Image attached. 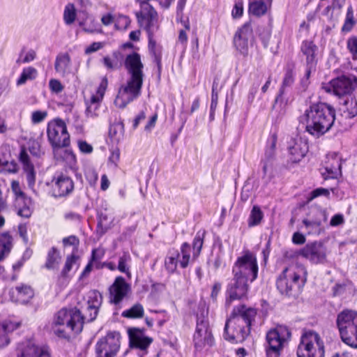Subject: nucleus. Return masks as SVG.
Listing matches in <instances>:
<instances>
[{"label": "nucleus", "mask_w": 357, "mask_h": 357, "mask_svg": "<svg viewBox=\"0 0 357 357\" xmlns=\"http://www.w3.org/2000/svg\"><path fill=\"white\" fill-rule=\"evenodd\" d=\"M335 120V110L331 105L317 102L311 103L299 118L305 125V131L318 138L331 130Z\"/></svg>", "instance_id": "nucleus-1"}, {"label": "nucleus", "mask_w": 357, "mask_h": 357, "mask_svg": "<svg viewBox=\"0 0 357 357\" xmlns=\"http://www.w3.org/2000/svg\"><path fill=\"white\" fill-rule=\"evenodd\" d=\"M307 272L302 264H296L285 268L276 280L277 289L282 294L291 296L294 289H299L307 281Z\"/></svg>", "instance_id": "nucleus-2"}, {"label": "nucleus", "mask_w": 357, "mask_h": 357, "mask_svg": "<svg viewBox=\"0 0 357 357\" xmlns=\"http://www.w3.org/2000/svg\"><path fill=\"white\" fill-rule=\"evenodd\" d=\"M296 354L297 357H324L325 347L320 335L312 330L303 331Z\"/></svg>", "instance_id": "nucleus-3"}, {"label": "nucleus", "mask_w": 357, "mask_h": 357, "mask_svg": "<svg viewBox=\"0 0 357 357\" xmlns=\"http://www.w3.org/2000/svg\"><path fill=\"white\" fill-rule=\"evenodd\" d=\"M336 323L342 341L357 348V312L343 310L337 315Z\"/></svg>", "instance_id": "nucleus-4"}, {"label": "nucleus", "mask_w": 357, "mask_h": 357, "mask_svg": "<svg viewBox=\"0 0 357 357\" xmlns=\"http://www.w3.org/2000/svg\"><path fill=\"white\" fill-rule=\"evenodd\" d=\"M259 267L257 257L250 250L238 257L232 267L233 275L240 277L252 283L258 277Z\"/></svg>", "instance_id": "nucleus-5"}, {"label": "nucleus", "mask_w": 357, "mask_h": 357, "mask_svg": "<svg viewBox=\"0 0 357 357\" xmlns=\"http://www.w3.org/2000/svg\"><path fill=\"white\" fill-rule=\"evenodd\" d=\"M47 134L54 155H59V148L68 147L70 145V135L66 124L61 119H55L48 123Z\"/></svg>", "instance_id": "nucleus-6"}, {"label": "nucleus", "mask_w": 357, "mask_h": 357, "mask_svg": "<svg viewBox=\"0 0 357 357\" xmlns=\"http://www.w3.org/2000/svg\"><path fill=\"white\" fill-rule=\"evenodd\" d=\"M289 328L284 325H278L266 334V352L267 357H278L284 345L291 339Z\"/></svg>", "instance_id": "nucleus-7"}, {"label": "nucleus", "mask_w": 357, "mask_h": 357, "mask_svg": "<svg viewBox=\"0 0 357 357\" xmlns=\"http://www.w3.org/2000/svg\"><path fill=\"white\" fill-rule=\"evenodd\" d=\"M205 235L206 231L200 229L193 238L192 247L188 242L181 244L179 251V266L181 268H186L191 262L198 259L202 252Z\"/></svg>", "instance_id": "nucleus-8"}, {"label": "nucleus", "mask_w": 357, "mask_h": 357, "mask_svg": "<svg viewBox=\"0 0 357 357\" xmlns=\"http://www.w3.org/2000/svg\"><path fill=\"white\" fill-rule=\"evenodd\" d=\"M143 79L135 76L128 79L126 84L119 88L114 100L116 107L123 109L141 95Z\"/></svg>", "instance_id": "nucleus-9"}, {"label": "nucleus", "mask_w": 357, "mask_h": 357, "mask_svg": "<svg viewBox=\"0 0 357 357\" xmlns=\"http://www.w3.org/2000/svg\"><path fill=\"white\" fill-rule=\"evenodd\" d=\"M250 281L238 276L228 282L225 291V307L228 309L234 301H241L248 298Z\"/></svg>", "instance_id": "nucleus-10"}, {"label": "nucleus", "mask_w": 357, "mask_h": 357, "mask_svg": "<svg viewBox=\"0 0 357 357\" xmlns=\"http://www.w3.org/2000/svg\"><path fill=\"white\" fill-rule=\"evenodd\" d=\"M54 323L56 325H66L76 333H80L83 328L82 312L77 307L63 308L57 312Z\"/></svg>", "instance_id": "nucleus-11"}, {"label": "nucleus", "mask_w": 357, "mask_h": 357, "mask_svg": "<svg viewBox=\"0 0 357 357\" xmlns=\"http://www.w3.org/2000/svg\"><path fill=\"white\" fill-rule=\"evenodd\" d=\"M257 309L248 307L245 304H239L234 306L230 315L226 320V330L229 324L246 325L251 328L252 322L255 321L257 315Z\"/></svg>", "instance_id": "nucleus-12"}, {"label": "nucleus", "mask_w": 357, "mask_h": 357, "mask_svg": "<svg viewBox=\"0 0 357 357\" xmlns=\"http://www.w3.org/2000/svg\"><path fill=\"white\" fill-rule=\"evenodd\" d=\"M142 10L136 13L138 23L142 26L144 23L147 33L154 34L158 29V15L154 8L148 2L140 3Z\"/></svg>", "instance_id": "nucleus-13"}, {"label": "nucleus", "mask_w": 357, "mask_h": 357, "mask_svg": "<svg viewBox=\"0 0 357 357\" xmlns=\"http://www.w3.org/2000/svg\"><path fill=\"white\" fill-rule=\"evenodd\" d=\"M254 39L251 20H249L236 31L234 36V45L237 51L243 56H246L248 53L249 45L252 43Z\"/></svg>", "instance_id": "nucleus-14"}, {"label": "nucleus", "mask_w": 357, "mask_h": 357, "mask_svg": "<svg viewBox=\"0 0 357 357\" xmlns=\"http://www.w3.org/2000/svg\"><path fill=\"white\" fill-rule=\"evenodd\" d=\"M118 335L115 332H110L98 341L96 345V357H113L116 355L120 348Z\"/></svg>", "instance_id": "nucleus-15"}, {"label": "nucleus", "mask_w": 357, "mask_h": 357, "mask_svg": "<svg viewBox=\"0 0 357 357\" xmlns=\"http://www.w3.org/2000/svg\"><path fill=\"white\" fill-rule=\"evenodd\" d=\"M144 329L130 328L128 330L130 347L136 350L137 355L143 357L147 354V348L153 342L152 338L144 336Z\"/></svg>", "instance_id": "nucleus-16"}, {"label": "nucleus", "mask_w": 357, "mask_h": 357, "mask_svg": "<svg viewBox=\"0 0 357 357\" xmlns=\"http://www.w3.org/2000/svg\"><path fill=\"white\" fill-rule=\"evenodd\" d=\"M296 255L308 259L314 264H323L326 259V248L319 241L307 243L296 252Z\"/></svg>", "instance_id": "nucleus-17"}, {"label": "nucleus", "mask_w": 357, "mask_h": 357, "mask_svg": "<svg viewBox=\"0 0 357 357\" xmlns=\"http://www.w3.org/2000/svg\"><path fill=\"white\" fill-rule=\"evenodd\" d=\"M17 357H50V349L47 345L38 346L31 340L17 344Z\"/></svg>", "instance_id": "nucleus-18"}, {"label": "nucleus", "mask_w": 357, "mask_h": 357, "mask_svg": "<svg viewBox=\"0 0 357 357\" xmlns=\"http://www.w3.org/2000/svg\"><path fill=\"white\" fill-rule=\"evenodd\" d=\"M53 196L54 197H64L68 196L74 190V182L68 175L60 173L54 176Z\"/></svg>", "instance_id": "nucleus-19"}, {"label": "nucleus", "mask_w": 357, "mask_h": 357, "mask_svg": "<svg viewBox=\"0 0 357 357\" xmlns=\"http://www.w3.org/2000/svg\"><path fill=\"white\" fill-rule=\"evenodd\" d=\"M326 91H333L337 96L345 98L350 94L354 89V84L351 78L342 75L332 79L329 86L325 87Z\"/></svg>", "instance_id": "nucleus-20"}, {"label": "nucleus", "mask_w": 357, "mask_h": 357, "mask_svg": "<svg viewBox=\"0 0 357 357\" xmlns=\"http://www.w3.org/2000/svg\"><path fill=\"white\" fill-rule=\"evenodd\" d=\"M250 328L246 325L229 324L226 330V324L224 328L223 337L226 340L232 343L243 342L250 334Z\"/></svg>", "instance_id": "nucleus-21"}, {"label": "nucleus", "mask_w": 357, "mask_h": 357, "mask_svg": "<svg viewBox=\"0 0 357 357\" xmlns=\"http://www.w3.org/2000/svg\"><path fill=\"white\" fill-rule=\"evenodd\" d=\"M289 160L292 163L299 162L308 151V144L301 137L291 139L289 142Z\"/></svg>", "instance_id": "nucleus-22"}, {"label": "nucleus", "mask_w": 357, "mask_h": 357, "mask_svg": "<svg viewBox=\"0 0 357 357\" xmlns=\"http://www.w3.org/2000/svg\"><path fill=\"white\" fill-rule=\"evenodd\" d=\"M130 290V286L122 276L116 278L109 287L110 301L115 305L119 304Z\"/></svg>", "instance_id": "nucleus-23"}, {"label": "nucleus", "mask_w": 357, "mask_h": 357, "mask_svg": "<svg viewBox=\"0 0 357 357\" xmlns=\"http://www.w3.org/2000/svg\"><path fill=\"white\" fill-rule=\"evenodd\" d=\"M9 295L12 301L26 305L33 298L34 291L30 285L22 283L10 289Z\"/></svg>", "instance_id": "nucleus-24"}, {"label": "nucleus", "mask_w": 357, "mask_h": 357, "mask_svg": "<svg viewBox=\"0 0 357 357\" xmlns=\"http://www.w3.org/2000/svg\"><path fill=\"white\" fill-rule=\"evenodd\" d=\"M124 66L130 77H144V65L141 61V56L137 52H132L125 59Z\"/></svg>", "instance_id": "nucleus-25"}, {"label": "nucleus", "mask_w": 357, "mask_h": 357, "mask_svg": "<svg viewBox=\"0 0 357 357\" xmlns=\"http://www.w3.org/2000/svg\"><path fill=\"white\" fill-rule=\"evenodd\" d=\"M293 98L288 93L287 90L279 89L275 96L273 108L278 112V115L282 117L287 112L289 105L291 104Z\"/></svg>", "instance_id": "nucleus-26"}, {"label": "nucleus", "mask_w": 357, "mask_h": 357, "mask_svg": "<svg viewBox=\"0 0 357 357\" xmlns=\"http://www.w3.org/2000/svg\"><path fill=\"white\" fill-rule=\"evenodd\" d=\"M13 206L17 214L24 218H29L33 211L32 199L28 196L15 199Z\"/></svg>", "instance_id": "nucleus-27"}, {"label": "nucleus", "mask_w": 357, "mask_h": 357, "mask_svg": "<svg viewBox=\"0 0 357 357\" xmlns=\"http://www.w3.org/2000/svg\"><path fill=\"white\" fill-rule=\"evenodd\" d=\"M318 47L312 40H305L301 45V51L306 57V66H316V52Z\"/></svg>", "instance_id": "nucleus-28"}, {"label": "nucleus", "mask_w": 357, "mask_h": 357, "mask_svg": "<svg viewBox=\"0 0 357 357\" xmlns=\"http://www.w3.org/2000/svg\"><path fill=\"white\" fill-rule=\"evenodd\" d=\"M12 241L13 238L9 232H3L0 234V261L10 253L13 246ZM4 271V267L0 265V278L3 277Z\"/></svg>", "instance_id": "nucleus-29"}, {"label": "nucleus", "mask_w": 357, "mask_h": 357, "mask_svg": "<svg viewBox=\"0 0 357 357\" xmlns=\"http://www.w3.org/2000/svg\"><path fill=\"white\" fill-rule=\"evenodd\" d=\"M71 63L70 56L68 53L59 54L55 59L54 69L56 73L65 76L70 73Z\"/></svg>", "instance_id": "nucleus-30"}, {"label": "nucleus", "mask_w": 357, "mask_h": 357, "mask_svg": "<svg viewBox=\"0 0 357 357\" xmlns=\"http://www.w3.org/2000/svg\"><path fill=\"white\" fill-rule=\"evenodd\" d=\"M273 0H255L248 4V13L250 15L261 17L268 10V4L271 6Z\"/></svg>", "instance_id": "nucleus-31"}, {"label": "nucleus", "mask_w": 357, "mask_h": 357, "mask_svg": "<svg viewBox=\"0 0 357 357\" xmlns=\"http://www.w3.org/2000/svg\"><path fill=\"white\" fill-rule=\"evenodd\" d=\"M179 250L175 248L169 250L168 254L165 259V267L169 274L176 272L177 266L179 265Z\"/></svg>", "instance_id": "nucleus-32"}, {"label": "nucleus", "mask_w": 357, "mask_h": 357, "mask_svg": "<svg viewBox=\"0 0 357 357\" xmlns=\"http://www.w3.org/2000/svg\"><path fill=\"white\" fill-rule=\"evenodd\" d=\"M20 324L12 321L0 323V347L6 346L10 342L8 334L19 327Z\"/></svg>", "instance_id": "nucleus-33"}, {"label": "nucleus", "mask_w": 357, "mask_h": 357, "mask_svg": "<svg viewBox=\"0 0 357 357\" xmlns=\"http://www.w3.org/2000/svg\"><path fill=\"white\" fill-rule=\"evenodd\" d=\"M340 110L347 119H352L357 115V101L355 98L346 96L342 98Z\"/></svg>", "instance_id": "nucleus-34"}, {"label": "nucleus", "mask_w": 357, "mask_h": 357, "mask_svg": "<svg viewBox=\"0 0 357 357\" xmlns=\"http://www.w3.org/2000/svg\"><path fill=\"white\" fill-rule=\"evenodd\" d=\"M341 163L340 158L335 155V157L332 158L331 164L327 162L325 167V172L322 173L324 179L328 178H336L340 172Z\"/></svg>", "instance_id": "nucleus-35"}, {"label": "nucleus", "mask_w": 357, "mask_h": 357, "mask_svg": "<svg viewBox=\"0 0 357 357\" xmlns=\"http://www.w3.org/2000/svg\"><path fill=\"white\" fill-rule=\"evenodd\" d=\"M102 296L98 291H93L89 296V300L86 305H89L90 310H93V314L90 318L91 319H96L99 308L102 304Z\"/></svg>", "instance_id": "nucleus-36"}, {"label": "nucleus", "mask_w": 357, "mask_h": 357, "mask_svg": "<svg viewBox=\"0 0 357 357\" xmlns=\"http://www.w3.org/2000/svg\"><path fill=\"white\" fill-rule=\"evenodd\" d=\"M264 212L261 208L257 205L253 206L247 221L248 227L251 228L259 225L264 219Z\"/></svg>", "instance_id": "nucleus-37"}, {"label": "nucleus", "mask_w": 357, "mask_h": 357, "mask_svg": "<svg viewBox=\"0 0 357 357\" xmlns=\"http://www.w3.org/2000/svg\"><path fill=\"white\" fill-rule=\"evenodd\" d=\"M37 76L38 71L35 68L32 66L24 68L19 78L16 81V85L18 86L24 85L27 81L34 80Z\"/></svg>", "instance_id": "nucleus-38"}, {"label": "nucleus", "mask_w": 357, "mask_h": 357, "mask_svg": "<svg viewBox=\"0 0 357 357\" xmlns=\"http://www.w3.org/2000/svg\"><path fill=\"white\" fill-rule=\"evenodd\" d=\"M307 219L319 222L322 225L328 219L326 210L319 206L312 207L307 215Z\"/></svg>", "instance_id": "nucleus-39"}, {"label": "nucleus", "mask_w": 357, "mask_h": 357, "mask_svg": "<svg viewBox=\"0 0 357 357\" xmlns=\"http://www.w3.org/2000/svg\"><path fill=\"white\" fill-rule=\"evenodd\" d=\"M109 137L116 142L123 139L124 135V124L120 119L115 121L109 128Z\"/></svg>", "instance_id": "nucleus-40"}, {"label": "nucleus", "mask_w": 357, "mask_h": 357, "mask_svg": "<svg viewBox=\"0 0 357 357\" xmlns=\"http://www.w3.org/2000/svg\"><path fill=\"white\" fill-rule=\"evenodd\" d=\"M207 331H211L209 326L208 319L205 317L203 314L197 315V326L195 333L194 334V340L200 339V333ZM206 335V333H204Z\"/></svg>", "instance_id": "nucleus-41"}, {"label": "nucleus", "mask_w": 357, "mask_h": 357, "mask_svg": "<svg viewBox=\"0 0 357 357\" xmlns=\"http://www.w3.org/2000/svg\"><path fill=\"white\" fill-rule=\"evenodd\" d=\"M79 26L82 27L85 32L88 33H100L102 28L100 24L95 20L93 16L89 17L86 20L79 23Z\"/></svg>", "instance_id": "nucleus-42"}, {"label": "nucleus", "mask_w": 357, "mask_h": 357, "mask_svg": "<svg viewBox=\"0 0 357 357\" xmlns=\"http://www.w3.org/2000/svg\"><path fill=\"white\" fill-rule=\"evenodd\" d=\"M276 143L277 136L275 135H273L267 140L264 155L261 160L273 162L275 157Z\"/></svg>", "instance_id": "nucleus-43"}, {"label": "nucleus", "mask_w": 357, "mask_h": 357, "mask_svg": "<svg viewBox=\"0 0 357 357\" xmlns=\"http://www.w3.org/2000/svg\"><path fill=\"white\" fill-rule=\"evenodd\" d=\"M131 261V257L128 252H123L119 258L117 269L126 275L130 279L131 278V273L130 271V266L128 264Z\"/></svg>", "instance_id": "nucleus-44"}, {"label": "nucleus", "mask_w": 357, "mask_h": 357, "mask_svg": "<svg viewBox=\"0 0 357 357\" xmlns=\"http://www.w3.org/2000/svg\"><path fill=\"white\" fill-rule=\"evenodd\" d=\"M296 72L293 66H287L284 70V74L280 89L287 90L291 87L295 82Z\"/></svg>", "instance_id": "nucleus-45"}, {"label": "nucleus", "mask_w": 357, "mask_h": 357, "mask_svg": "<svg viewBox=\"0 0 357 357\" xmlns=\"http://www.w3.org/2000/svg\"><path fill=\"white\" fill-rule=\"evenodd\" d=\"M54 156L57 160L65 162L70 168H73L77 162L75 155L70 149L62 150L61 148H59V155Z\"/></svg>", "instance_id": "nucleus-46"}, {"label": "nucleus", "mask_w": 357, "mask_h": 357, "mask_svg": "<svg viewBox=\"0 0 357 357\" xmlns=\"http://www.w3.org/2000/svg\"><path fill=\"white\" fill-rule=\"evenodd\" d=\"M150 54L153 58V62L157 66V75L158 79H160L162 73V47L158 45L155 47L149 49Z\"/></svg>", "instance_id": "nucleus-47"}, {"label": "nucleus", "mask_w": 357, "mask_h": 357, "mask_svg": "<svg viewBox=\"0 0 357 357\" xmlns=\"http://www.w3.org/2000/svg\"><path fill=\"white\" fill-rule=\"evenodd\" d=\"M60 259L58 250L52 247L47 252L46 262L44 266L49 270L55 268L59 264Z\"/></svg>", "instance_id": "nucleus-48"}, {"label": "nucleus", "mask_w": 357, "mask_h": 357, "mask_svg": "<svg viewBox=\"0 0 357 357\" xmlns=\"http://www.w3.org/2000/svg\"><path fill=\"white\" fill-rule=\"evenodd\" d=\"M144 310L142 304L136 303L130 309L124 310L121 316L129 319H139L144 316Z\"/></svg>", "instance_id": "nucleus-49"}, {"label": "nucleus", "mask_w": 357, "mask_h": 357, "mask_svg": "<svg viewBox=\"0 0 357 357\" xmlns=\"http://www.w3.org/2000/svg\"><path fill=\"white\" fill-rule=\"evenodd\" d=\"M204 332L200 333V339L194 340L195 347L197 350L201 349L202 346H211L213 344L214 338L211 331H207L206 335Z\"/></svg>", "instance_id": "nucleus-50"}, {"label": "nucleus", "mask_w": 357, "mask_h": 357, "mask_svg": "<svg viewBox=\"0 0 357 357\" xmlns=\"http://www.w3.org/2000/svg\"><path fill=\"white\" fill-rule=\"evenodd\" d=\"M257 32L264 48H267L272 33V26L271 22L267 26H259Z\"/></svg>", "instance_id": "nucleus-51"}, {"label": "nucleus", "mask_w": 357, "mask_h": 357, "mask_svg": "<svg viewBox=\"0 0 357 357\" xmlns=\"http://www.w3.org/2000/svg\"><path fill=\"white\" fill-rule=\"evenodd\" d=\"M356 24V20L354 17V10L352 6L350 5L347 10L346 17L344 24L342 27V31L349 32L353 29L354 26Z\"/></svg>", "instance_id": "nucleus-52"}, {"label": "nucleus", "mask_w": 357, "mask_h": 357, "mask_svg": "<svg viewBox=\"0 0 357 357\" xmlns=\"http://www.w3.org/2000/svg\"><path fill=\"white\" fill-rule=\"evenodd\" d=\"M97 220L98 223L96 233L100 237H101L107 231L108 227L105 226L104 222L107 221L108 216L105 213L102 211L98 212Z\"/></svg>", "instance_id": "nucleus-53"}, {"label": "nucleus", "mask_w": 357, "mask_h": 357, "mask_svg": "<svg viewBox=\"0 0 357 357\" xmlns=\"http://www.w3.org/2000/svg\"><path fill=\"white\" fill-rule=\"evenodd\" d=\"M302 222L307 229L308 234H319L323 230L321 224H319V222L304 218Z\"/></svg>", "instance_id": "nucleus-54"}, {"label": "nucleus", "mask_w": 357, "mask_h": 357, "mask_svg": "<svg viewBox=\"0 0 357 357\" xmlns=\"http://www.w3.org/2000/svg\"><path fill=\"white\" fill-rule=\"evenodd\" d=\"M77 17V13L75 6L72 3L66 6L63 12V20L66 24H73Z\"/></svg>", "instance_id": "nucleus-55"}, {"label": "nucleus", "mask_w": 357, "mask_h": 357, "mask_svg": "<svg viewBox=\"0 0 357 357\" xmlns=\"http://www.w3.org/2000/svg\"><path fill=\"white\" fill-rule=\"evenodd\" d=\"M257 80L255 82L252 86L250 87L249 90V93L248 94V104H252L255 98V95L258 91L259 86L261 84V76L259 74H255V75Z\"/></svg>", "instance_id": "nucleus-56"}, {"label": "nucleus", "mask_w": 357, "mask_h": 357, "mask_svg": "<svg viewBox=\"0 0 357 357\" xmlns=\"http://www.w3.org/2000/svg\"><path fill=\"white\" fill-rule=\"evenodd\" d=\"M0 167H2L3 169L10 173H16L18 170L17 162L14 160L9 162L5 157L3 158H0Z\"/></svg>", "instance_id": "nucleus-57"}, {"label": "nucleus", "mask_w": 357, "mask_h": 357, "mask_svg": "<svg viewBox=\"0 0 357 357\" xmlns=\"http://www.w3.org/2000/svg\"><path fill=\"white\" fill-rule=\"evenodd\" d=\"M330 195V192L328 189L324 188H317L314 190H313L308 195L307 198V202H310L312 201L314 199L320 197L324 196L326 197H328Z\"/></svg>", "instance_id": "nucleus-58"}, {"label": "nucleus", "mask_w": 357, "mask_h": 357, "mask_svg": "<svg viewBox=\"0 0 357 357\" xmlns=\"http://www.w3.org/2000/svg\"><path fill=\"white\" fill-rule=\"evenodd\" d=\"M77 259V257L72 254L67 257L65 265L61 271V275L63 277H66L69 271L72 269L73 265L75 264L76 261Z\"/></svg>", "instance_id": "nucleus-59"}, {"label": "nucleus", "mask_w": 357, "mask_h": 357, "mask_svg": "<svg viewBox=\"0 0 357 357\" xmlns=\"http://www.w3.org/2000/svg\"><path fill=\"white\" fill-rule=\"evenodd\" d=\"M316 66H306L305 73L303 77L301 79L300 84L303 91H305L310 84V77L311 75L312 70L315 68Z\"/></svg>", "instance_id": "nucleus-60"}, {"label": "nucleus", "mask_w": 357, "mask_h": 357, "mask_svg": "<svg viewBox=\"0 0 357 357\" xmlns=\"http://www.w3.org/2000/svg\"><path fill=\"white\" fill-rule=\"evenodd\" d=\"M243 14V0H235L233 9L231 10V16L234 19H238Z\"/></svg>", "instance_id": "nucleus-61"}, {"label": "nucleus", "mask_w": 357, "mask_h": 357, "mask_svg": "<svg viewBox=\"0 0 357 357\" xmlns=\"http://www.w3.org/2000/svg\"><path fill=\"white\" fill-rule=\"evenodd\" d=\"M347 47L349 52L352 55L354 60L357 59V37L353 36L349 38L347 42Z\"/></svg>", "instance_id": "nucleus-62"}, {"label": "nucleus", "mask_w": 357, "mask_h": 357, "mask_svg": "<svg viewBox=\"0 0 357 357\" xmlns=\"http://www.w3.org/2000/svg\"><path fill=\"white\" fill-rule=\"evenodd\" d=\"M24 172L26 175V182L28 186L30 188H33L36 182V172L34 170V167H31V168L24 169Z\"/></svg>", "instance_id": "nucleus-63"}, {"label": "nucleus", "mask_w": 357, "mask_h": 357, "mask_svg": "<svg viewBox=\"0 0 357 357\" xmlns=\"http://www.w3.org/2000/svg\"><path fill=\"white\" fill-rule=\"evenodd\" d=\"M47 116L46 111H34L31 114V121L34 124L40 123L45 120Z\"/></svg>", "instance_id": "nucleus-64"}]
</instances>
